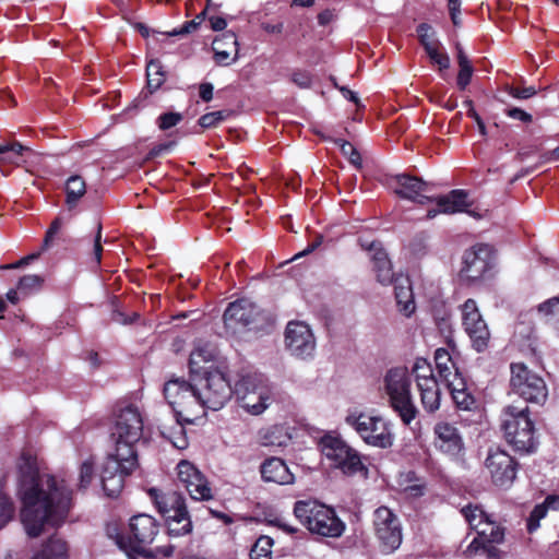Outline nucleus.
I'll return each mask as SVG.
<instances>
[{"label": "nucleus", "instance_id": "16", "mask_svg": "<svg viewBox=\"0 0 559 559\" xmlns=\"http://www.w3.org/2000/svg\"><path fill=\"white\" fill-rule=\"evenodd\" d=\"M485 466L496 487L509 489L516 478L520 464L507 451L500 448H491L486 457Z\"/></svg>", "mask_w": 559, "mask_h": 559}, {"label": "nucleus", "instance_id": "40", "mask_svg": "<svg viewBox=\"0 0 559 559\" xmlns=\"http://www.w3.org/2000/svg\"><path fill=\"white\" fill-rule=\"evenodd\" d=\"M273 539L270 536H260L250 550V559H272Z\"/></svg>", "mask_w": 559, "mask_h": 559}, {"label": "nucleus", "instance_id": "43", "mask_svg": "<svg viewBox=\"0 0 559 559\" xmlns=\"http://www.w3.org/2000/svg\"><path fill=\"white\" fill-rule=\"evenodd\" d=\"M44 283V278L39 275L28 274L24 275L19 280L17 290L22 294H29L33 290H38L41 288Z\"/></svg>", "mask_w": 559, "mask_h": 559}, {"label": "nucleus", "instance_id": "5", "mask_svg": "<svg viewBox=\"0 0 559 559\" xmlns=\"http://www.w3.org/2000/svg\"><path fill=\"white\" fill-rule=\"evenodd\" d=\"M293 512L300 524L313 535L338 538L345 532L346 524L335 510L316 499L297 500Z\"/></svg>", "mask_w": 559, "mask_h": 559}, {"label": "nucleus", "instance_id": "46", "mask_svg": "<svg viewBox=\"0 0 559 559\" xmlns=\"http://www.w3.org/2000/svg\"><path fill=\"white\" fill-rule=\"evenodd\" d=\"M419 393H420L421 404L427 412L432 413L439 408V406H440V390L439 389L427 390V391H423Z\"/></svg>", "mask_w": 559, "mask_h": 559}, {"label": "nucleus", "instance_id": "32", "mask_svg": "<svg viewBox=\"0 0 559 559\" xmlns=\"http://www.w3.org/2000/svg\"><path fill=\"white\" fill-rule=\"evenodd\" d=\"M69 548L67 542L56 536H51L44 545L40 551L35 555V559H68Z\"/></svg>", "mask_w": 559, "mask_h": 559}, {"label": "nucleus", "instance_id": "11", "mask_svg": "<svg viewBox=\"0 0 559 559\" xmlns=\"http://www.w3.org/2000/svg\"><path fill=\"white\" fill-rule=\"evenodd\" d=\"M224 326L233 334L259 331L267 321V314L254 302L240 298L230 302L223 314Z\"/></svg>", "mask_w": 559, "mask_h": 559}, {"label": "nucleus", "instance_id": "17", "mask_svg": "<svg viewBox=\"0 0 559 559\" xmlns=\"http://www.w3.org/2000/svg\"><path fill=\"white\" fill-rule=\"evenodd\" d=\"M462 323L471 338L473 348L478 353L484 352L488 347L490 332L477 308L476 301L472 298H468L462 305Z\"/></svg>", "mask_w": 559, "mask_h": 559}, {"label": "nucleus", "instance_id": "24", "mask_svg": "<svg viewBox=\"0 0 559 559\" xmlns=\"http://www.w3.org/2000/svg\"><path fill=\"white\" fill-rule=\"evenodd\" d=\"M453 402L462 411H473L477 408V400L468 390L465 380L461 377L459 370L454 372V379L447 383Z\"/></svg>", "mask_w": 559, "mask_h": 559}, {"label": "nucleus", "instance_id": "7", "mask_svg": "<svg viewBox=\"0 0 559 559\" xmlns=\"http://www.w3.org/2000/svg\"><path fill=\"white\" fill-rule=\"evenodd\" d=\"M411 384L412 380L406 368H392L384 377L390 406L404 425H409L418 414L412 400Z\"/></svg>", "mask_w": 559, "mask_h": 559}, {"label": "nucleus", "instance_id": "50", "mask_svg": "<svg viewBox=\"0 0 559 559\" xmlns=\"http://www.w3.org/2000/svg\"><path fill=\"white\" fill-rule=\"evenodd\" d=\"M102 233H103V226L102 223L97 224L95 236L92 239L93 242V251H92V259L96 266L100 265L102 257L104 252L103 243H102Z\"/></svg>", "mask_w": 559, "mask_h": 559}, {"label": "nucleus", "instance_id": "33", "mask_svg": "<svg viewBox=\"0 0 559 559\" xmlns=\"http://www.w3.org/2000/svg\"><path fill=\"white\" fill-rule=\"evenodd\" d=\"M29 148L17 141L0 144V164L20 165L23 159L24 152Z\"/></svg>", "mask_w": 559, "mask_h": 559}, {"label": "nucleus", "instance_id": "35", "mask_svg": "<svg viewBox=\"0 0 559 559\" xmlns=\"http://www.w3.org/2000/svg\"><path fill=\"white\" fill-rule=\"evenodd\" d=\"M166 81V72L159 60H151L146 66V88L151 94L156 92Z\"/></svg>", "mask_w": 559, "mask_h": 559}, {"label": "nucleus", "instance_id": "48", "mask_svg": "<svg viewBox=\"0 0 559 559\" xmlns=\"http://www.w3.org/2000/svg\"><path fill=\"white\" fill-rule=\"evenodd\" d=\"M548 510L546 506L536 504L531 511L527 519L526 528L528 533H534L539 527V522L547 515Z\"/></svg>", "mask_w": 559, "mask_h": 559}, {"label": "nucleus", "instance_id": "36", "mask_svg": "<svg viewBox=\"0 0 559 559\" xmlns=\"http://www.w3.org/2000/svg\"><path fill=\"white\" fill-rule=\"evenodd\" d=\"M416 34L419 44L423 46L426 52L430 49H437L441 47V43L437 38L436 29L428 23H420L416 27Z\"/></svg>", "mask_w": 559, "mask_h": 559}, {"label": "nucleus", "instance_id": "1", "mask_svg": "<svg viewBox=\"0 0 559 559\" xmlns=\"http://www.w3.org/2000/svg\"><path fill=\"white\" fill-rule=\"evenodd\" d=\"M21 519L29 537H38L45 525L60 526L68 516L72 491L52 475L41 476L36 459L23 453L19 464Z\"/></svg>", "mask_w": 559, "mask_h": 559}, {"label": "nucleus", "instance_id": "64", "mask_svg": "<svg viewBox=\"0 0 559 559\" xmlns=\"http://www.w3.org/2000/svg\"><path fill=\"white\" fill-rule=\"evenodd\" d=\"M555 308H559V297H552L538 306V311L548 316L554 313Z\"/></svg>", "mask_w": 559, "mask_h": 559}, {"label": "nucleus", "instance_id": "12", "mask_svg": "<svg viewBox=\"0 0 559 559\" xmlns=\"http://www.w3.org/2000/svg\"><path fill=\"white\" fill-rule=\"evenodd\" d=\"M194 381L205 409L218 411L234 395L228 374L218 368L204 370V373L197 376Z\"/></svg>", "mask_w": 559, "mask_h": 559}, {"label": "nucleus", "instance_id": "2", "mask_svg": "<svg viewBox=\"0 0 559 559\" xmlns=\"http://www.w3.org/2000/svg\"><path fill=\"white\" fill-rule=\"evenodd\" d=\"M142 432L143 419L138 407L132 404L118 406L111 429L116 449L107 455L100 474L103 490L107 497H118L124 487L126 477L139 467L135 444Z\"/></svg>", "mask_w": 559, "mask_h": 559}, {"label": "nucleus", "instance_id": "61", "mask_svg": "<svg viewBox=\"0 0 559 559\" xmlns=\"http://www.w3.org/2000/svg\"><path fill=\"white\" fill-rule=\"evenodd\" d=\"M176 145L175 141H169L166 143H159L155 146H153L150 152L147 153L146 158L153 159L155 157L160 156L162 154L169 152L174 146Z\"/></svg>", "mask_w": 559, "mask_h": 559}, {"label": "nucleus", "instance_id": "3", "mask_svg": "<svg viewBox=\"0 0 559 559\" xmlns=\"http://www.w3.org/2000/svg\"><path fill=\"white\" fill-rule=\"evenodd\" d=\"M394 179L397 185L395 193L400 198L417 202L421 205L436 202L437 209L428 210V218H433L439 213L454 214L461 212L479 217L478 214L468 210L472 203L468 201V193L465 190L454 189L448 194L433 198L429 194L432 186L418 177L401 174L396 175Z\"/></svg>", "mask_w": 559, "mask_h": 559}, {"label": "nucleus", "instance_id": "31", "mask_svg": "<svg viewBox=\"0 0 559 559\" xmlns=\"http://www.w3.org/2000/svg\"><path fill=\"white\" fill-rule=\"evenodd\" d=\"M373 263V271L376 272L377 280L383 285L391 284L394 278L391 261L388 253L382 248L371 255Z\"/></svg>", "mask_w": 559, "mask_h": 559}, {"label": "nucleus", "instance_id": "34", "mask_svg": "<svg viewBox=\"0 0 559 559\" xmlns=\"http://www.w3.org/2000/svg\"><path fill=\"white\" fill-rule=\"evenodd\" d=\"M435 362L440 378L445 383L454 379V372L457 368H455V364L445 348H438L435 352Z\"/></svg>", "mask_w": 559, "mask_h": 559}, {"label": "nucleus", "instance_id": "63", "mask_svg": "<svg viewBox=\"0 0 559 559\" xmlns=\"http://www.w3.org/2000/svg\"><path fill=\"white\" fill-rule=\"evenodd\" d=\"M200 26V22H197V20H191L186 22L181 27L175 28L171 33H169L170 36H178V35H186L194 32Z\"/></svg>", "mask_w": 559, "mask_h": 559}, {"label": "nucleus", "instance_id": "25", "mask_svg": "<svg viewBox=\"0 0 559 559\" xmlns=\"http://www.w3.org/2000/svg\"><path fill=\"white\" fill-rule=\"evenodd\" d=\"M292 439L288 429L284 425H273L258 431V443L266 448L286 447Z\"/></svg>", "mask_w": 559, "mask_h": 559}, {"label": "nucleus", "instance_id": "51", "mask_svg": "<svg viewBox=\"0 0 559 559\" xmlns=\"http://www.w3.org/2000/svg\"><path fill=\"white\" fill-rule=\"evenodd\" d=\"M493 544L496 543L485 542L476 547H472V544H469L467 547V551L471 554H476L477 551L483 550V552L487 556L488 559H500V550Z\"/></svg>", "mask_w": 559, "mask_h": 559}, {"label": "nucleus", "instance_id": "22", "mask_svg": "<svg viewBox=\"0 0 559 559\" xmlns=\"http://www.w3.org/2000/svg\"><path fill=\"white\" fill-rule=\"evenodd\" d=\"M261 478L265 483L277 485H290L295 481V475L288 468L283 459L271 456L260 465Z\"/></svg>", "mask_w": 559, "mask_h": 559}, {"label": "nucleus", "instance_id": "21", "mask_svg": "<svg viewBox=\"0 0 559 559\" xmlns=\"http://www.w3.org/2000/svg\"><path fill=\"white\" fill-rule=\"evenodd\" d=\"M147 495L163 518H169V515L187 510L186 499L178 490L165 491L153 487L147 490Z\"/></svg>", "mask_w": 559, "mask_h": 559}, {"label": "nucleus", "instance_id": "52", "mask_svg": "<svg viewBox=\"0 0 559 559\" xmlns=\"http://www.w3.org/2000/svg\"><path fill=\"white\" fill-rule=\"evenodd\" d=\"M62 224H63V222H62L61 217H59V216L56 217L51 222L49 228L46 231V235H45V238H44V241H43V247H41L43 250H47L48 248L51 247L56 236L61 230Z\"/></svg>", "mask_w": 559, "mask_h": 559}, {"label": "nucleus", "instance_id": "56", "mask_svg": "<svg viewBox=\"0 0 559 559\" xmlns=\"http://www.w3.org/2000/svg\"><path fill=\"white\" fill-rule=\"evenodd\" d=\"M432 63L439 67V70H448L450 68V57L447 52L440 51V48L430 49L426 52Z\"/></svg>", "mask_w": 559, "mask_h": 559}, {"label": "nucleus", "instance_id": "27", "mask_svg": "<svg viewBox=\"0 0 559 559\" xmlns=\"http://www.w3.org/2000/svg\"><path fill=\"white\" fill-rule=\"evenodd\" d=\"M241 385L242 384L239 385L237 391V401L240 403L241 407L252 415H260L263 413L267 407L269 401V396L264 389H260L246 395V391L241 389Z\"/></svg>", "mask_w": 559, "mask_h": 559}, {"label": "nucleus", "instance_id": "55", "mask_svg": "<svg viewBox=\"0 0 559 559\" xmlns=\"http://www.w3.org/2000/svg\"><path fill=\"white\" fill-rule=\"evenodd\" d=\"M432 63L439 67V70H448L450 68V57L447 52L440 51V48L430 49L426 52Z\"/></svg>", "mask_w": 559, "mask_h": 559}, {"label": "nucleus", "instance_id": "23", "mask_svg": "<svg viewBox=\"0 0 559 559\" xmlns=\"http://www.w3.org/2000/svg\"><path fill=\"white\" fill-rule=\"evenodd\" d=\"M212 48L214 51V60L218 66H229L236 61L238 57V40L233 32H225L217 36Z\"/></svg>", "mask_w": 559, "mask_h": 559}, {"label": "nucleus", "instance_id": "59", "mask_svg": "<svg viewBox=\"0 0 559 559\" xmlns=\"http://www.w3.org/2000/svg\"><path fill=\"white\" fill-rule=\"evenodd\" d=\"M139 318H140V313L136 311H134L130 316H128L119 309H115L112 311V316H111V319L115 322H118L123 325L131 324V323L135 322Z\"/></svg>", "mask_w": 559, "mask_h": 559}, {"label": "nucleus", "instance_id": "4", "mask_svg": "<svg viewBox=\"0 0 559 559\" xmlns=\"http://www.w3.org/2000/svg\"><path fill=\"white\" fill-rule=\"evenodd\" d=\"M500 428L503 437L514 451L520 453H533L538 441L536 437L535 421L531 417L530 407L507 405L501 411Z\"/></svg>", "mask_w": 559, "mask_h": 559}, {"label": "nucleus", "instance_id": "44", "mask_svg": "<svg viewBox=\"0 0 559 559\" xmlns=\"http://www.w3.org/2000/svg\"><path fill=\"white\" fill-rule=\"evenodd\" d=\"M14 504L11 499L0 491V530L3 528L13 518Z\"/></svg>", "mask_w": 559, "mask_h": 559}, {"label": "nucleus", "instance_id": "42", "mask_svg": "<svg viewBox=\"0 0 559 559\" xmlns=\"http://www.w3.org/2000/svg\"><path fill=\"white\" fill-rule=\"evenodd\" d=\"M240 384H242L241 389L243 391H246V395H248L249 393H252L254 391H258L260 389H263L259 384V379L255 374H251V373L240 374L238 380L235 382V385L233 386L234 395L236 397H237V391H238Z\"/></svg>", "mask_w": 559, "mask_h": 559}, {"label": "nucleus", "instance_id": "28", "mask_svg": "<svg viewBox=\"0 0 559 559\" xmlns=\"http://www.w3.org/2000/svg\"><path fill=\"white\" fill-rule=\"evenodd\" d=\"M475 531L477 536L472 540V547L481 545L485 542L501 544L504 540V528L492 521L490 516Z\"/></svg>", "mask_w": 559, "mask_h": 559}, {"label": "nucleus", "instance_id": "10", "mask_svg": "<svg viewBox=\"0 0 559 559\" xmlns=\"http://www.w3.org/2000/svg\"><path fill=\"white\" fill-rule=\"evenodd\" d=\"M159 530V523L152 515L146 513L133 515L129 521L127 538L120 536L118 544L126 550L151 558L154 556V551L150 546L155 540Z\"/></svg>", "mask_w": 559, "mask_h": 559}, {"label": "nucleus", "instance_id": "57", "mask_svg": "<svg viewBox=\"0 0 559 559\" xmlns=\"http://www.w3.org/2000/svg\"><path fill=\"white\" fill-rule=\"evenodd\" d=\"M508 93L518 99H528L537 94V91L534 86L527 87H519V86H510L508 88Z\"/></svg>", "mask_w": 559, "mask_h": 559}, {"label": "nucleus", "instance_id": "29", "mask_svg": "<svg viewBox=\"0 0 559 559\" xmlns=\"http://www.w3.org/2000/svg\"><path fill=\"white\" fill-rule=\"evenodd\" d=\"M64 191L66 206L69 211H72L86 193L85 180L79 175L70 176L66 181Z\"/></svg>", "mask_w": 559, "mask_h": 559}, {"label": "nucleus", "instance_id": "60", "mask_svg": "<svg viewBox=\"0 0 559 559\" xmlns=\"http://www.w3.org/2000/svg\"><path fill=\"white\" fill-rule=\"evenodd\" d=\"M504 112L508 117L515 119V120H520L524 123H530L533 121L532 115L519 107H512V108L506 109Z\"/></svg>", "mask_w": 559, "mask_h": 559}, {"label": "nucleus", "instance_id": "49", "mask_svg": "<svg viewBox=\"0 0 559 559\" xmlns=\"http://www.w3.org/2000/svg\"><path fill=\"white\" fill-rule=\"evenodd\" d=\"M183 120V116L180 112L168 111L163 112L157 118V126L162 131L169 130L173 127H176Z\"/></svg>", "mask_w": 559, "mask_h": 559}, {"label": "nucleus", "instance_id": "6", "mask_svg": "<svg viewBox=\"0 0 559 559\" xmlns=\"http://www.w3.org/2000/svg\"><path fill=\"white\" fill-rule=\"evenodd\" d=\"M163 392L177 424H194L205 416L197 383L192 384L183 378H171L165 382Z\"/></svg>", "mask_w": 559, "mask_h": 559}, {"label": "nucleus", "instance_id": "39", "mask_svg": "<svg viewBox=\"0 0 559 559\" xmlns=\"http://www.w3.org/2000/svg\"><path fill=\"white\" fill-rule=\"evenodd\" d=\"M231 116H234V110L231 109L211 111L202 115L199 118L198 123L203 129L216 128L219 123L227 120Z\"/></svg>", "mask_w": 559, "mask_h": 559}, {"label": "nucleus", "instance_id": "53", "mask_svg": "<svg viewBox=\"0 0 559 559\" xmlns=\"http://www.w3.org/2000/svg\"><path fill=\"white\" fill-rule=\"evenodd\" d=\"M290 81L300 88H309L312 84V74L302 69H296L292 72Z\"/></svg>", "mask_w": 559, "mask_h": 559}, {"label": "nucleus", "instance_id": "19", "mask_svg": "<svg viewBox=\"0 0 559 559\" xmlns=\"http://www.w3.org/2000/svg\"><path fill=\"white\" fill-rule=\"evenodd\" d=\"M433 445L442 454L457 460L464 453L465 447L459 429L447 421H439L433 427Z\"/></svg>", "mask_w": 559, "mask_h": 559}, {"label": "nucleus", "instance_id": "30", "mask_svg": "<svg viewBox=\"0 0 559 559\" xmlns=\"http://www.w3.org/2000/svg\"><path fill=\"white\" fill-rule=\"evenodd\" d=\"M167 526V533L170 537H179L190 534L192 532V521L190 519L188 509L164 518Z\"/></svg>", "mask_w": 559, "mask_h": 559}, {"label": "nucleus", "instance_id": "62", "mask_svg": "<svg viewBox=\"0 0 559 559\" xmlns=\"http://www.w3.org/2000/svg\"><path fill=\"white\" fill-rule=\"evenodd\" d=\"M39 254H40L39 252L31 253L26 257H23L22 259H20L19 261H16L14 263L1 265L0 269L1 270H12V269L23 267V266L29 264L32 261L38 259Z\"/></svg>", "mask_w": 559, "mask_h": 559}, {"label": "nucleus", "instance_id": "41", "mask_svg": "<svg viewBox=\"0 0 559 559\" xmlns=\"http://www.w3.org/2000/svg\"><path fill=\"white\" fill-rule=\"evenodd\" d=\"M335 144L340 147L342 154L347 157L348 162L357 169L362 168V158L358 150L344 139L335 140Z\"/></svg>", "mask_w": 559, "mask_h": 559}, {"label": "nucleus", "instance_id": "38", "mask_svg": "<svg viewBox=\"0 0 559 559\" xmlns=\"http://www.w3.org/2000/svg\"><path fill=\"white\" fill-rule=\"evenodd\" d=\"M461 513L472 530H477L490 516L479 506L472 503L462 508Z\"/></svg>", "mask_w": 559, "mask_h": 559}, {"label": "nucleus", "instance_id": "15", "mask_svg": "<svg viewBox=\"0 0 559 559\" xmlns=\"http://www.w3.org/2000/svg\"><path fill=\"white\" fill-rule=\"evenodd\" d=\"M346 423L369 445L388 449L393 444V435L389 429V424L380 416H371L364 413L348 415Z\"/></svg>", "mask_w": 559, "mask_h": 559}, {"label": "nucleus", "instance_id": "47", "mask_svg": "<svg viewBox=\"0 0 559 559\" xmlns=\"http://www.w3.org/2000/svg\"><path fill=\"white\" fill-rule=\"evenodd\" d=\"M412 374L414 376L415 381H418L419 379L432 377L433 370L427 359L418 357V358H416V360L413 365Z\"/></svg>", "mask_w": 559, "mask_h": 559}, {"label": "nucleus", "instance_id": "18", "mask_svg": "<svg viewBox=\"0 0 559 559\" xmlns=\"http://www.w3.org/2000/svg\"><path fill=\"white\" fill-rule=\"evenodd\" d=\"M178 483L195 501H209L213 498L207 478L189 461L182 460L177 465Z\"/></svg>", "mask_w": 559, "mask_h": 559}, {"label": "nucleus", "instance_id": "13", "mask_svg": "<svg viewBox=\"0 0 559 559\" xmlns=\"http://www.w3.org/2000/svg\"><path fill=\"white\" fill-rule=\"evenodd\" d=\"M322 454L340 468L345 475H354L367 471L359 453L350 448L343 439L332 435H324L320 440Z\"/></svg>", "mask_w": 559, "mask_h": 559}, {"label": "nucleus", "instance_id": "58", "mask_svg": "<svg viewBox=\"0 0 559 559\" xmlns=\"http://www.w3.org/2000/svg\"><path fill=\"white\" fill-rule=\"evenodd\" d=\"M178 427H177V431H176V435L175 437H169L173 445L177 449H186L188 447V440H187V437H186V431H185V426L187 424H177Z\"/></svg>", "mask_w": 559, "mask_h": 559}, {"label": "nucleus", "instance_id": "37", "mask_svg": "<svg viewBox=\"0 0 559 559\" xmlns=\"http://www.w3.org/2000/svg\"><path fill=\"white\" fill-rule=\"evenodd\" d=\"M394 293L399 310L406 317H409L415 310V301L411 285H395Z\"/></svg>", "mask_w": 559, "mask_h": 559}, {"label": "nucleus", "instance_id": "54", "mask_svg": "<svg viewBox=\"0 0 559 559\" xmlns=\"http://www.w3.org/2000/svg\"><path fill=\"white\" fill-rule=\"evenodd\" d=\"M459 68L460 70L456 78V85L460 91H465L471 83L474 68L472 63L459 66Z\"/></svg>", "mask_w": 559, "mask_h": 559}, {"label": "nucleus", "instance_id": "20", "mask_svg": "<svg viewBox=\"0 0 559 559\" xmlns=\"http://www.w3.org/2000/svg\"><path fill=\"white\" fill-rule=\"evenodd\" d=\"M285 343L290 353L297 357L310 356L316 346L310 328L299 321H292L287 324Z\"/></svg>", "mask_w": 559, "mask_h": 559}, {"label": "nucleus", "instance_id": "45", "mask_svg": "<svg viewBox=\"0 0 559 559\" xmlns=\"http://www.w3.org/2000/svg\"><path fill=\"white\" fill-rule=\"evenodd\" d=\"M94 460L92 457L85 460L81 466H80V483L79 487L80 489H86L90 484L92 483L94 475H95V468H94Z\"/></svg>", "mask_w": 559, "mask_h": 559}, {"label": "nucleus", "instance_id": "8", "mask_svg": "<svg viewBox=\"0 0 559 559\" xmlns=\"http://www.w3.org/2000/svg\"><path fill=\"white\" fill-rule=\"evenodd\" d=\"M509 393L538 406L544 405L548 399V388L544 378L524 362L510 365Z\"/></svg>", "mask_w": 559, "mask_h": 559}, {"label": "nucleus", "instance_id": "26", "mask_svg": "<svg viewBox=\"0 0 559 559\" xmlns=\"http://www.w3.org/2000/svg\"><path fill=\"white\" fill-rule=\"evenodd\" d=\"M215 358V349L210 344H203L197 346L190 354L189 357V370L192 380H197V376L204 373V370L214 369L205 367L204 364L213 361Z\"/></svg>", "mask_w": 559, "mask_h": 559}, {"label": "nucleus", "instance_id": "14", "mask_svg": "<svg viewBox=\"0 0 559 559\" xmlns=\"http://www.w3.org/2000/svg\"><path fill=\"white\" fill-rule=\"evenodd\" d=\"M373 533L383 554H392L402 544V525L397 515L388 507L377 508L372 516Z\"/></svg>", "mask_w": 559, "mask_h": 559}, {"label": "nucleus", "instance_id": "9", "mask_svg": "<svg viewBox=\"0 0 559 559\" xmlns=\"http://www.w3.org/2000/svg\"><path fill=\"white\" fill-rule=\"evenodd\" d=\"M496 251L491 245L478 242L466 249L459 272L460 282L466 286L480 283L491 275Z\"/></svg>", "mask_w": 559, "mask_h": 559}]
</instances>
